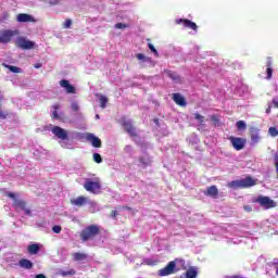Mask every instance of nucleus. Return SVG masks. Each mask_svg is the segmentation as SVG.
Segmentation results:
<instances>
[{
	"instance_id": "obj_1",
	"label": "nucleus",
	"mask_w": 278,
	"mask_h": 278,
	"mask_svg": "<svg viewBox=\"0 0 278 278\" xmlns=\"http://www.w3.org/2000/svg\"><path fill=\"white\" fill-rule=\"evenodd\" d=\"M49 131L54 136V140H58L62 149H71V137H68V130L60 126L50 125Z\"/></svg>"
},
{
	"instance_id": "obj_2",
	"label": "nucleus",
	"mask_w": 278,
	"mask_h": 278,
	"mask_svg": "<svg viewBox=\"0 0 278 278\" xmlns=\"http://www.w3.org/2000/svg\"><path fill=\"white\" fill-rule=\"evenodd\" d=\"M101 233V227L99 225L86 226L80 231V240L83 242H88L89 240H94V237Z\"/></svg>"
},
{
	"instance_id": "obj_3",
	"label": "nucleus",
	"mask_w": 278,
	"mask_h": 278,
	"mask_svg": "<svg viewBox=\"0 0 278 278\" xmlns=\"http://www.w3.org/2000/svg\"><path fill=\"white\" fill-rule=\"evenodd\" d=\"M177 264L186 266V261L184 258H175L169 262L165 267L159 270V277H168V275H175L177 273Z\"/></svg>"
},
{
	"instance_id": "obj_4",
	"label": "nucleus",
	"mask_w": 278,
	"mask_h": 278,
	"mask_svg": "<svg viewBox=\"0 0 278 278\" xmlns=\"http://www.w3.org/2000/svg\"><path fill=\"white\" fill-rule=\"evenodd\" d=\"M253 203H258L264 210H273V207H277V202L266 195H258Z\"/></svg>"
},
{
	"instance_id": "obj_5",
	"label": "nucleus",
	"mask_w": 278,
	"mask_h": 278,
	"mask_svg": "<svg viewBox=\"0 0 278 278\" xmlns=\"http://www.w3.org/2000/svg\"><path fill=\"white\" fill-rule=\"evenodd\" d=\"M8 197L10 199H13L16 210H22V212H24L26 216H33L31 210L27 207V204L25 203V201L16 199V194H14L13 192H9Z\"/></svg>"
},
{
	"instance_id": "obj_6",
	"label": "nucleus",
	"mask_w": 278,
	"mask_h": 278,
	"mask_svg": "<svg viewBox=\"0 0 278 278\" xmlns=\"http://www.w3.org/2000/svg\"><path fill=\"white\" fill-rule=\"evenodd\" d=\"M84 188L87 192L99 194L101 192V182L99 180L93 181L92 179L87 178L84 184Z\"/></svg>"
},
{
	"instance_id": "obj_7",
	"label": "nucleus",
	"mask_w": 278,
	"mask_h": 278,
	"mask_svg": "<svg viewBox=\"0 0 278 278\" xmlns=\"http://www.w3.org/2000/svg\"><path fill=\"white\" fill-rule=\"evenodd\" d=\"M121 125L124 127L126 134L130 136V138H138V132L136 131V127L134 126V122H131V119L123 117L121 119Z\"/></svg>"
},
{
	"instance_id": "obj_8",
	"label": "nucleus",
	"mask_w": 278,
	"mask_h": 278,
	"mask_svg": "<svg viewBox=\"0 0 278 278\" xmlns=\"http://www.w3.org/2000/svg\"><path fill=\"white\" fill-rule=\"evenodd\" d=\"M14 36H18V30L3 29L0 30V45H8Z\"/></svg>"
},
{
	"instance_id": "obj_9",
	"label": "nucleus",
	"mask_w": 278,
	"mask_h": 278,
	"mask_svg": "<svg viewBox=\"0 0 278 278\" xmlns=\"http://www.w3.org/2000/svg\"><path fill=\"white\" fill-rule=\"evenodd\" d=\"M228 140L232 144V149H235V151H242V149L247 147V139L242 137L230 136L228 137Z\"/></svg>"
},
{
	"instance_id": "obj_10",
	"label": "nucleus",
	"mask_w": 278,
	"mask_h": 278,
	"mask_svg": "<svg viewBox=\"0 0 278 278\" xmlns=\"http://www.w3.org/2000/svg\"><path fill=\"white\" fill-rule=\"evenodd\" d=\"M72 205H75L76 207H84V205H91L92 202L90 201L89 198L80 195L77 197L76 199L71 201Z\"/></svg>"
},
{
	"instance_id": "obj_11",
	"label": "nucleus",
	"mask_w": 278,
	"mask_h": 278,
	"mask_svg": "<svg viewBox=\"0 0 278 278\" xmlns=\"http://www.w3.org/2000/svg\"><path fill=\"white\" fill-rule=\"evenodd\" d=\"M176 25H182L184 27H187V29H192L193 31H197V29H199L197 23L186 18L176 20Z\"/></svg>"
},
{
	"instance_id": "obj_12",
	"label": "nucleus",
	"mask_w": 278,
	"mask_h": 278,
	"mask_svg": "<svg viewBox=\"0 0 278 278\" xmlns=\"http://www.w3.org/2000/svg\"><path fill=\"white\" fill-rule=\"evenodd\" d=\"M17 47H20V49L29 50L34 49V47H36V43L34 41L20 37L17 39Z\"/></svg>"
},
{
	"instance_id": "obj_13",
	"label": "nucleus",
	"mask_w": 278,
	"mask_h": 278,
	"mask_svg": "<svg viewBox=\"0 0 278 278\" xmlns=\"http://www.w3.org/2000/svg\"><path fill=\"white\" fill-rule=\"evenodd\" d=\"M86 140L91 142V146L94 147V149H101L102 147V142L99 137L94 136L92 132L86 135Z\"/></svg>"
},
{
	"instance_id": "obj_14",
	"label": "nucleus",
	"mask_w": 278,
	"mask_h": 278,
	"mask_svg": "<svg viewBox=\"0 0 278 278\" xmlns=\"http://www.w3.org/2000/svg\"><path fill=\"white\" fill-rule=\"evenodd\" d=\"M17 23H36V18L27 13H20L16 16Z\"/></svg>"
},
{
	"instance_id": "obj_15",
	"label": "nucleus",
	"mask_w": 278,
	"mask_h": 278,
	"mask_svg": "<svg viewBox=\"0 0 278 278\" xmlns=\"http://www.w3.org/2000/svg\"><path fill=\"white\" fill-rule=\"evenodd\" d=\"M250 138L253 144H257L260 140H262V137L260 136V128L251 127L250 128Z\"/></svg>"
},
{
	"instance_id": "obj_16",
	"label": "nucleus",
	"mask_w": 278,
	"mask_h": 278,
	"mask_svg": "<svg viewBox=\"0 0 278 278\" xmlns=\"http://www.w3.org/2000/svg\"><path fill=\"white\" fill-rule=\"evenodd\" d=\"M173 101L176 105H180V108H186V105L188 104L186 102V98H184L181 93H173Z\"/></svg>"
},
{
	"instance_id": "obj_17",
	"label": "nucleus",
	"mask_w": 278,
	"mask_h": 278,
	"mask_svg": "<svg viewBox=\"0 0 278 278\" xmlns=\"http://www.w3.org/2000/svg\"><path fill=\"white\" fill-rule=\"evenodd\" d=\"M256 184L257 181L251 176L241 179V188H252V186H255Z\"/></svg>"
},
{
	"instance_id": "obj_18",
	"label": "nucleus",
	"mask_w": 278,
	"mask_h": 278,
	"mask_svg": "<svg viewBox=\"0 0 278 278\" xmlns=\"http://www.w3.org/2000/svg\"><path fill=\"white\" fill-rule=\"evenodd\" d=\"M205 197H212V199H216L218 197V188L216 186H211L204 191Z\"/></svg>"
},
{
	"instance_id": "obj_19",
	"label": "nucleus",
	"mask_w": 278,
	"mask_h": 278,
	"mask_svg": "<svg viewBox=\"0 0 278 278\" xmlns=\"http://www.w3.org/2000/svg\"><path fill=\"white\" fill-rule=\"evenodd\" d=\"M41 247H42V244H40V243H33V244L28 245L27 251L30 255H38V252L40 251Z\"/></svg>"
},
{
	"instance_id": "obj_20",
	"label": "nucleus",
	"mask_w": 278,
	"mask_h": 278,
	"mask_svg": "<svg viewBox=\"0 0 278 278\" xmlns=\"http://www.w3.org/2000/svg\"><path fill=\"white\" fill-rule=\"evenodd\" d=\"M73 261L74 262H88V254L76 252L73 254Z\"/></svg>"
},
{
	"instance_id": "obj_21",
	"label": "nucleus",
	"mask_w": 278,
	"mask_h": 278,
	"mask_svg": "<svg viewBox=\"0 0 278 278\" xmlns=\"http://www.w3.org/2000/svg\"><path fill=\"white\" fill-rule=\"evenodd\" d=\"M166 75L167 77H169V79H173V81H176V84H181V76L176 72L166 71Z\"/></svg>"
},
{
	"instance_id": "obj_22",
	"label": "nucleus",
	"mask_w": 278,
	"mask_h": 278,
	"mask_svg": "<svg viewBox=\"0 0 278 278\" xmlns=\"http://www.w3.org/2000/svg\"><path fill=\"white\" fill-rule=\"evenodd\" d=\"M21 268H25L26 270H29L31 268H34V263H31V261L27 260V258H22L18 262Z\"/></svg>"
},
{
	"instance_id": "obj_23",
	"label": "nucleus",
	"mask_w": 278,
	"mask_h": 278,
	"mask_svg": "<svg viewBox=\"0 0 278 278\" xmlns=\"http://www.w3.org/2000/svg\"><path fill=\"white\" fill-rule=\"evenodd\" d=\"M197 275H199V271H197V268L189 267V269L185 274V277L186 278H197Z\"/></svg>"
},
{
	"instance_id": "obj_24",
	"label": "nucleus",
	"mask_w": 278,
	"mask_h": 278,
	"mask_svg": "<svg viewBox=\"0 0 278 278\" xmlns=\"http://www.w3.org/2000/svg\"><path fill=\"white\" fill-rule=\"evenodd\" d=\"M266 66H267V68H266V73H267L266 79H273V62L267 61Z\"/></svg>"
},
{
	"instance_id": "obj_25",
	"label": "nucleus",
	"mask_w": 278,
	"mask_h": 278,
	"mask_svg": "<svg viewBox=\"0 0 278 278\" xmlns=\"http://www.w3.org/2000/svg\"><path fill=\"white\" fill-rule=\"evenodd\" d=\"M194 119L198 121L200 127H205V116L194 113Z\"/></svg>"
},
{
	"instance_id": "obj_26",
	"label": "nucleus",
	"mask_w": 278,
	"mask_h": 278,
	"mask_svg": "<svg viewBox=\"0 0 278 278\" xmlns=\"http://www.w3.org/2000/svg\"><path fill=\"white\" fill-rule=\"evenodd\" d=\"M2 66H4L5 68H9V71H11V73H23V70L21 67H16L14 65H8V64L3 63Z\"/></svg>"
},
{
	"instance_id": "obj_27",
	"label": "nucleus",
	"mask_w": 278,
	"mask_h": 278,
	"mask_svg": "<svg viewBox=\"0 0 278 278\" xmlns=\"http://www.w3.org/2000/svg\"><path fill=\"white\" fill-rule=\"evenodd\" d=\"M139 162H140V164L142 165L143 168H147V166L151 165V159L150 157L140 156Z\"/></svg>"
},
{
	"instance_id": "obj_28",
	"label": "nucleus",
	"mask_w": 278,
	"mask_h": 278,
	"mask_svg": "<svg viewBox=\"0 0 278 278\" xmlns=\"http://www.w3.org/2000/svg\"><path fill=\"white\" fill-rule=\"evenodd\" d=\"M60 86H61V88H65L66 92L70 94V92H71V83L68 80L62 79L60 81Z\"/></svg>"
},
{
	"instance_id": "obj_29",
	"label": "nucleus",
	"mask_w": 278,
	"mask_h": 278,
	"mask_svg": "<svg viewBox=\"0 0 278 278\" xmlns=\"http://www.w3.org/2000/svg\"><path fill=\"white\" fill-rule=\"evenodd\" d=\"M53 111H52V118H55L56 121H60L62 117L60 116V114H58V110H60V104H54L53 106Z\"/></svg>"
},
{
	"instance_id": "obj_30",
	"label": "nucleus",
	"mask_w": 278,
	"mask_h": 278,
	"mask_svg": "<svg viewBox=\"0 0 278 278\" xmlns=\"http://www.w3.org/2000/svg\"><path fill=\"white\" fill-rule=\"evenodd\" d=\"M99 101H100V108H102V110H105L108 105V97L100 94Z\"/></svg>"
},
{
	"instance_id": "obj_31",
	"label": "nucleus",
	"mask_w": 278,
	"mask_h": 278,
	"mask_svg": "<svg viewBox=\"0 0 278 278\" xmlns=\"http://www.w3.org/2000/svg\"><path fill=\"white\" fill-rule=\"evenodd\" d=\"M228 186L229 188H242V180H232Z\"/></svg>"
},
{
	"instance_id": "obj_32",
	"label": "nucleus",
	"mask_w": 278,
	"mask_h": 278,
	"mask_svg": "<svg viewBox=\"0 0 278 278\" xmlns=\"http://www.w3.org/2000/svg\"><path fill=\"white\" fill-rule=\"evenodd\" d=\"M136 58H137V60H140V61H142V62H151V58L146 56V55L142 54V53H137V54H136Z\"/></svg>"
},
{
	"instance_id": "obj_33",
	"label": "nucleus",
	"mask_w": 278,
	"mask_h": 278,
	"mask_svg": "<svg viewBox=\"0 0 278 278\" xmlns=\"http://www.w3.org/2000/svg\"><path fill=\"white\" fill-rule=\"evenodd\" d=\"M237 129H239V131H242V130L247 129V123H244V121H238L237 122Z\"/></svg>"
},
{
	"instance_id": "obj_34",
	"label": "nucleus",
	"mask_w": 278,
	"mask_h": 278,
	"mask_svg": "<svg viewBox=\"0 0 278 278\" xmlns=\"http://www.w3.org/2000/svg\"><path fill=\"white\" fill-rule=\"evenodd\" d=\"M148 48L152 53H154L155 58H160V53L157 52V49H155V46H153V43H148Z\"/></svg>"
},
{
	"instance_id": "obj_35",
	"label": "nucleus",
	"mask_w": 278,
	"mask_h": 278,
	"mask_svg": "<svg viewBox=\"0 0 278 278\" xmlns=\"http://www.w3.org/2000/svg\"><path fill=\"white\" fill-rule=\"evenodd\" d=\"M211 121H212L214 127H218V124L220 123L218 115H211Z\"/></svg>"
},
{
	"instance_id": "obj_36",
	"label": "nucleus",
	"mask_w": 278,
	"mask_h": 278,
	"mask_svg": "<svg viewBox=\"0 0 278 278\" xmlns=\"http://www.w3.org/2000/svg\"><path fill=\"white\" fill-rule=\"evenodd\" d=\"M268 134H269L273 138H277V136H278L277 127H269Z\"/></svg>"
},
{
	"instance_id": "obj_37",
	"label": "nucleus",
	"mask_w": 278,
	"mask_h": 278,
	"mask_svg": "<svg viewBox=\"0 0 278 278\" xmlns=\"http://www.w3.org/2000/svg\"><path fill=\"white\" fill-rule=\"evenodd\" d=\"M93 161L96 164H101L103 162V157H101V154L99 153H93Z\"/></svg>"
},
{
	"instance_id": "obj_38",
	"label": "nucleus",
	"mask_w": 278,
	"mask_h": 278,
	"mask_svg": "<svg viewBox=\"0 0 278 278\" xmlns=\"http://www.w3.org/2000/svg\"><path fill=\"white\" fill-rule=\"evenodd\" d=\"M127 27H129V25L124 24V23L115 24V29H127Z\"/></svg>"
},
{
	"instance_id": "obj_39",
	"label": "nucleus",
	"mask_w": 278,
	"mask_h": 278,
	"mask_svg": "<svg viewBox=\"0 0 278 278\" xmlns=\"http://www.w3.org/2000/svg\"><path fill=\"white\" fill-rule=\"evenodd\" d=\"M72 110H73V112H79V104L77 102H73Z\"/></svg>"
},
{
	"instance_id": "obj_40",
	"label": "nucleus",
	"mask_w": 278,
	"mask_h": 278,
	"mask_svg": "<svg viewBox=\"0 0 278 278\" xmlns=\"http://www.w3.org/2000/svg\"><path fill=\"white\" fill-rule=\"evenodd\" d=\"M52 231H53L54 233H60V232L62 231V227H61V226H53V227H52Z\"/></svg>"
},
{
	"instance_id": "obj_41",
	"label": "nucleus",
	"mask_w": 278,
	"mask_h": 278,
	"mask_svg": "<svg viewBox=\"0 0 278 278\" xmlns=\"http://www.w3.org/2000/svg\"><path fill=\"white\" fill-rule=\"evenodd\" d=\"M63 27H64L65 29H70V28H71V20H70V18L65 21Z\"/></svg>"
},
{
	"instance_id": "obj_42",
	"label": "nucleus",
	"mask_w": 278,
	"mask_h": 278,
	"mask_svg": "<svg viewBox=\"0 0 278 278\" xmlns=\"http://www.w3.org/2000/svg\"><path fill=\"white\" fill-rule=\"evenodd\" d=\"M0 118H1L2 121H5V118H8V113H5V112H3V111L0 110Z\"/></svg>"
},
{
	"instance_id": "obj_43",
	"label": "nucleus",
	"mask_w": 278,
	"mask_h": 278,
	"mask_svg": "<svg viewBox=\"0 0 278 278\" xmlns=\"http://www.w3.org/2000/svg\"><path fill=\"white\" fill-rule=\"evenodd\" d=\"M271 103H273L274 108H276L278 110V99L273 98Z\"/></svg>"
},
{
	"instance_id": "obj_44",
	"label": "nucleus",
	"mask_w": 278,
	"mask_h": 278,
	"mask_svg": "<svg viewBox=\"0 0 278 278\" xmlns=\"http://www.w3.org/2000/svg\"><path fill=\"white\" fill-rule=\"evenodd\" d=\"M244 212H253V207L251 205L243 206Z\"/></svg>"
},
{
	"instance_id": "obj_45",
	"label": "nucleus",
	"mask_w": 278,
	"mask_h": 278,
	"mask_svg": "<svg viewBox=\"0 0 278 278\" xmlns=\"http://www.w3.org/2000/svg\"><path fill=\"white\" fill-rule=\"evenodd\" d=\"M61 275L62 277H68V275H71V270H66V271L62 270Z\"/></svg>"
},
{
	"instance_id": "obj_46",
	"label": "nucleus",
	"mask_w": 278,
	"mask_h": 278,
	"mask_svg": "<svg viewBox=\"0 0 278 278\" xmlns=\"http://www.w3.org/2000/svg\"><path fill=\"white\" fill-rule=\"evenodd\" d=\"M111 216H112V218H116L118 216V212L117 211H112Z\"/></svg>"
},
{
	"instance_id": "obj_47",
	"label": "nucleus",
	"mask_w": 278,
	"mask_h": 278,
	"mask_svg": "<svg viewBox=\"0 0 278 278\" xmlns=\"http://www.w3.org/2000/svg\"><path fill=\"white\" fill-rule=\"evenodd\" d=\"M273 110V104H269L268 108L266 109V114H270Z\"/></svg>"
},
{
	"instance_id": "obj_48",
	"label": "nucleus",
	"mask_w": 278,
	"mask_h": 278,
	"mask_svg": "<svg viewBox=\"0 0 278 278\" xmlns=\"http://www.w3.org/2000/svg\"><path fill=\"white\" fill-rule=\"evenodd\" d=\"M34 66L35 68H42V63H36Z\"/></svg>"
},
{
	"instance_id": "obj_49",
	"label": "nucleus",
	"mask_w": 278,
	"mask_h": 278,
	"mask_svg": "<svg viewBox=\"0 0 278 278\" xmlns=\"http://www.w3.org/2000/svg\"><path fill=\"white\" fill-rule=\"evenodd\" d=\"M75 87L74 86H71V94H75Z\"/></svg>"
},
{
	"instance_id": "obj_50",
	"label": "nucleus",
	"mask_w": 278,
	"mask_h": 278,
	"mask_svg": "<svg viewBox=\"0 0 278 278\" xmlns=\"http://www.w3.org/2000/svg\"><path fill=\"white\" fill-rule=\"evenodd\" d=\"M154 123L157 127H160V119L159 118H154Z\"/></svg>"
},
{
	"instance_id": "obj_51",
	"label": "nucleus",
	"mask_w": 278,
	"mask_h": 278,
	"mask_svg": "<svg viewBox=\"0 0 278 278\" xmlns=\"http://www.w3.org/2000/svg\"><path fill=\"white\" fill-rule=\"evenodd\" d=\"M276 275H278V263L276 264Z\"/></svg>"
},
{
	"instance_id": "obj_52",
	"label": "nucleus",
	"mask_w": 278,
	"mask_h": 278,
	"mask_svg": "<svg viewBox=\"0 0 278 278\" xmlns=\"http://www.w3.org/2000/svg\"><path fill=\"white\" fill-rule=\"evenodd\" d=\"M124 210H131V207H129V206H124Z\"/></svg>"
},
{
	"instance_id": "obj_53",
	"label": "nucleus",
	"mask_w": 278,
	"mask_h": 278,
	"mask_svg": "<svg viewBox=\"0 0 278 278\" xmlns=\"http://www.w3.org/2000/svg\"><path fill=\"white\" fill-rule=\"evenodd\" d=\"M71 275H75V270L71 269Z\"/></svg>"
}]
</instances>
